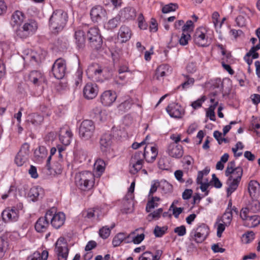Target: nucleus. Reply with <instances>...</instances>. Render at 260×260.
Wrapping results in <instances>:
<instances>
[{
  "instance_id": "1",
  "label": "nucleus",
  "mask_w": 260,
  "mask_h": 260,
  "mask_svg": "<svg viewBox=\"0 0 260 260\" xmlns=\"http://www.w3.org/2000/svg\"><path fill=\"white\" fill-rule=\"evenodd\" d=\"M68 15L61 10L54 11L49 19V26L50 28L59 32L63 29L66 24Z\"/></svg>"
},
{
  "instance_id": "2",
  "label": "nucleus",
  "mask_w": 260,
  "mask_h": 260,
  "mask_svg": "<svg viewBox=\"0 0 260 260\" xmlns=\"http://www.w3.org/2000/svg\"><path fill=\"white\" fill-rule=\"evenodd\" d=\"M93 181L94 176L89 171L80 172L75 176V183L82 190L90 189L93 186Z\"/></svg>"
},
{
  "instance_id": "3",
  "label": "nucleus",
  "mask_w": 260,
  "mask_h": 260,
  "mask_svg": "<svg viewBox=\"0 0 260 260\" xmlns=\"http://www.w3.org/2000/svg\"><path fill=\"white\" fill-rule=\"evenodd\" d=\"M48 217L52 226L58 229L60 228L64 223L66 216L62 212H57V209L52 207L47 211V217Z\"/></svg>"
},
{
  "instance_id": "4",
  "label": "nucleus",
  "mask_w": 260,
  "mask_h": 260,
  "mask_svg": "<svg viewBox=\"0 0 260 260\" xmlns=\"http://www.w3.org/2000/svg\"><path fill=\"white\" fill-rule=\"evenodd\" d=\"M37 28V22L30 20L25 23L22 27H19L16 29V35L21 39H25L34 34Z\"/></svg>"
},
{
  "instance_id": "5",
  "label": "nucleus",
  "mask_w": 260,
  "mask_h": 260,
  "mask_svg": "<svg viewBox=\"0 0 260 260\" xmlns=\"http://www.w3.org/2000/svg\"><path fill=\"white\" fill-rule=\"evenodd\" d=\"M207 31L206 28L203 27L196 29L193 36L195 44L201 47H206L211 44V40L206 35Z\"/></svg>"
},
{
  "instance_id": "6",
  "label": "nucleus",
  "mask_w": 260,
  "mask_h": 260,
  "mask_svg": "<svg viewBox=\"0 0 260 260\" xmlns=\"http://www.w3.org/2000/svg\"><path fill=\"white\" fill-rule=\"evenodd\" d=\"M95 126L93 122L90 120L83 121L79 128L80 137L84 140L90 139L94 131Z\"/></svg>"
},
{
  "instance_id": "7",
  "label": "nucleus",
  "mask_w": 260,
  "mask_h": 260,
  "mask_svg": "<svg viewBox=\"0 0 260 260\" xmlns=\"http://www.w3.org/2000/svg\"><path fill=\"white\" fill-rule=\"evenodd\" d=\"M99 30L97 28H90L87 32V37L93 48L98 50L102 45L103 41L101 36L99 34Z\"/></svg>"
},
{
  "instance_id": "8",
  "label": "nucleus",
  "mask_w": 260,
  "mask_h": 260,
  "mask_svg": "<svg viewBox=\"0 0 260 260\" xmlns=\"http://www.w3.org/2000/svg\"><path fill=\"white\" fill-rule=\"evenodd\" d=\"M144 158V152L141 151L136 152L132 156L130 160V165L132 166L130 170L131 174H135L142 169Z\"/></svg>"
},
{
  "instance_id": "9",
  "label": "nucleus",
  "mask_w": 260,
  "mask_h": 260,
  "mask_svg": "<svg viewBox=\"0 0 260 260\" xmlns=\"http://www.w3.org/2000/svg\"><path fill=\"white\" fill-rule=\"evenodd\" d=\"M66 66L65 61L59 58L55 61L52 67V72L55 78L61 79L66 73Z\"/></svg>"
},
{
  "instance_id": "10",
  "label": "nucleus",
  "mask_w": 260,
  "mask_h": 260,
  "mask_svg": "<svg viewBox=\"0 0 260 260\" xmlns=\"http://www.w3.org/2000/svg\"><path fill=\"white\" fill-rule=\"evenodd\" d=\"M209 234V229L205 225L199 226L194 232H192V238L197 243H202Z\"/></svg>"
},
{
  "instance_id": "11",
  "label": "nucleus",
  "mask_w": 260,
  "mask_h": 260,
  "mask_svg": "<svg viewBox=\"0 0 260 260\" xmlns=\"http://www.w3.org/2000/svg\"><path fill=\"white\" fill-rule=\"evenodd\" d=\"M29 145L26 143L22 145L15 159V163L18 166H22L27 161L29 153Z\"/></svg>"
},
{
  "instance_id": "12",
  "label": "nucleus",
  "mask_w": 260,
  "mask_h": 260,
  "mask_svg": "<svg viewBox=\"0 0 260 260\" xmlns=\"http://www.w3.org/2000/svg\"><path fill=\"white\" fill-rule=\"evenodd\" d=\"M91 19L94 22L105 20L107 18V12L102 6H98L92 8L90 11Z\"/></svg>"
},
{
  "instance_id": "13",
  "label": "nucleus",
  "mask_w": 260,
  "mask_h": 260,
  "mask_svg": "<svg viewBox=\"0 0 260 260\" xmlns=\"http://www.w3.org/2000/svg\"><path fill=\"white\" fill-rule=\"evenodd\" d=\"M3 220L5 222L16 221L19 217V210L15 207L7 208L2 213Z\"/></svg>"
},
{
  "instance_id": "14",
  "label": "nucleus",
  "mask_w": 260,
  "mask_h": 260,
  "mask_svg": "<svg viewBox=\"0 0 260 260\" xmlns=\"http://www.w3.org/2000/svg\"><path fill=\"white\" fill-rule=\"evenodd\" d=\"M98 87L95 83H87L83 90V96L87 100H92L98 95Z\"/></svg>"
},
{
  "instance_id": "15",
  "label": "nucleus",
  "mask_w": 260,
  "mask_h": 260,
  "mask_svg": "<svg viewBox=\"0 0 260 260\" xmlns=\"http://www.w3.org/2000/svg\"><path fill=\"white\" fill-rule=\"evenodd\" d=\"M167 111L171 117L180 118L184 114V110L179 104L172 103L166 108Z\"/></svg>"
},
{
  "instance_id": "16",
  "label": "nucleus",
  "mask_w": 260,
  "mask_h": 260,
  "mask_svg": "<svg viewBox=\"0 0 260 260\" xmlns=\"http://www.w3.org/2000/svg\"><path fill=\"white\" fill-rule=\"evenodd\" d=\"M168 154L174 158H179L183 155V149L181 145L176 143H171L167 148Z\"/></svg>"
},
{
  "instance_id": "17",
  "label": "nucleus",
  "mask_w": 260,
  "mask_h": 260,
  "mask_svg": "<svg viewBox=\"0 0 260 260\" xmlns=\"http://www.w3.org/2000/svg\"><path fill=\"white\" fill-rule=\"evenodd\" d=\"M117 98L116 94L111 90L104 91L101 95V102L105 106L112 105Z\"/></svg>"
},
{
  "instance_id": "18",
  "label": "nucleus",
  "mask_w": 260,
  "mask_h": 260,
  "mask_svg": "<svg viewBox=\"0 0 260 260\" xmlns=\"http://www.w3.org/2000/svg\"><path fill=\"white\" fill-rule=\"evenodd\" d=\"M49 219L47 217V212L45 216L40 217L35 224V229L38 232L45 231L49 225Z\"/></svg>"
},
{
  "instance_id": "19",
  "label": "nucleus",
  "mask_w": 260,
  "mask_h": 260,
  "mask_svg": "<svg viewBox=\"0 0 260 260\" xmlns=\"http://www.w3.org/2000/svg\"><path fill=\"white\" fill-rule=\"evenodd\" d=\"M74 38L78 49H83L85 46L86 39L85 32L80 29L76 30L75 32Z\"/></svg>"
},
{
  "instance_id": "20",
  "label": "nucleus",
  "mask_w": 260,
  "mask_h": 260,
  "mask_svg": "<svg viewBox=\"0 0 260 260\" xmlns=\"http://www.w3.org/2000/svg\"><path fill=\"white\" fill-rule=\"evenodd\" d=\"M51 156V155H50L48 157L46 165L43 168L44 172L48 175H55V174L61 173L62 169L60 164H58L57 168H52L50 165Z\"/></svg>"
},
{
  "instance_id": "21",
  "label": "nucleus",
  "mask_w": 260,
  "mask_h": 260,
  "mask_svg": "<svg viewBox=\"0 0 260 260\" xmlns=\"http://www.w3.org/2000/svg\"><path fill=\"white\" fill-rule=\"evenodd\" d=\"M148 148L147 146L144 148V158L146 161L152 162L155 159L158 154V151L155 146H151L149 148V151H147V149Z\"/></svg>"
},
{
  "instance_id": "22",
  "label": "nucleus",
  "mask_w": 260,
  "mask_h": 260,
  "mask_svg": "<svg viewBox=\"0 0 260 260\" xmlns=\"http://www.w3.org/2000/svg\"><path fill=\"white\" fill-rule=\"evenodd\" d=\"M228 177V179L226 181V184L228 185L226 192L228 197H229L236 190L240 181H239L238 178V179H234L233 176H229Z\"/></svg>"
},
{
  "instance_id": "23",
  "label": "nucleus",
  "mask_w": 260,
  "mask_h": 260,
  "mask_svg": "<svg viewBox=\"0 0 260 260\" xmlns=\"http://www.w3.org/2000/svg\"><path fill=\"white\" fill-rule=\"evenodd\" d=\"M86 72L87 75L90 76L91 78L97 80L101 76L103 70L97 64H92L88 68Z\"/></svg>"
},
{
  "instance_id": "24",
  "label": "nucleus",
  "mask_w": 260,
  "mask_h": 260,
  "mask_svg": "<svg viewBox=\"0 0 260 260\" xmlns=\"http://www.w3.org/2000/svg\"><path fill=\"white\" fill-rule=\"evenodd\" d=\"M248 189L252 198H256L260 193V184L256 180H251L249 182Z\"/></svg>"
},
{
  "instance_id": "25",
  "label": "nucleus",
  "mask_w": 260,
  "mask_h": 260,
  "mask_svg": "<svg viewBox=\"0 0 260 260\" xmlns=\"http://www.w3.org/2000/svg\"><path fill=\"white\" fill-rule=\"evenodd\" d=\"M112 144V137L110 134H105L100 140L101 149L103 152L109 150Z\"/></svg>"
},
{
  "instance_id": "26",
  "label": "nucleus",
  "mask_w": 260,
  "mask_h": 260,
  "mask_svg": "<svg viewBox=\"0 0 260 260\" xmlns=\"http://www.w3.org/2000/svg\"><path fill=\"white\" fill-rule=\"evenodd\" d=\"M132 31L128 27L122 25L118 31V37L121 39L122 43L128 41L131 38Z\"/></svg>"
},
{
  "instance_id": "27",
  "label": "nucleus",
  "mask_w": 260,
  "mask_h": 260,
  "mask_svg": "<svg viewBox=\"0 0 260 260\" xmlns=\"http://www.w3.org/2000/svg\"><path fill=\"white\" fill-rule=\"evenodd\" d=\"M55 245V251L57 255L58 260H67L69 252V248L66 245H64L63 246Z\"/></svg>"
},
{
  "instance_id": "28",
  "label": "nucleus",
  "mask_w": 260,
  "mask_h": 260,
  "mask_svg": "<svg viewBox=\"0 0 260 260\" xmlns=\"http://www.w3.org/2000/svg\"><path fill=\"white\" fill-rule=\"evenodd\" d=\"M29 80L35 85H39L42 82H45V78L43 74L39 71H31L28 76Z\"/></svg>"
},
{
  "instance_id": "29",
  "label": "nucleus",
  "mask_w": 260,
  "mask_h": 260,
  "mask_svg": "<svg viewBox=\"0 0 260 260\" xmlns=\"http://www.w3.org/2000/svg\"><path fill=\"white\" fill-rule=\"evenodd\" d=\"M24 19L23 13L19 11H16L12 15L11 24L13 27L20 25Z\"/></svg>"
},
{
  "instance_id": "30",
  "label": "nucleus",
  "mask_w": 260,
  "mask_h": 260,
  "mask_svg": "<svg viewBox=\"0 0 260 260\" xmlns=\"http://www.w3.org/2000/svg\"><path fill=\"white\" fill-rule=\"evenodd\" d=\"M43 120V116L38 113H32L28 116V121L36 126L40 125Z\"/></svg>"
},
{
  "instance_id": "31",
  "label": "nucleus",
  "mask_w": 260,
  "mask_h": 260,
  "mask_svg": "<svg viewBox=\"0 0 260 260\" xmlns=\"http://www.w3.org/2000/svg\"><path fill=\"white\" fill-rule=\"evenodd\" d=\"M122 14L126 19H133L136 16V11L132 7H127L124 9Z\"/></svg>"
},
{
  "instance_id": "32",
  "label": "nucleus",
  "mask_w": 260,
  "mask_h": 260,
  "mask_svg": "<svg viewBox=\"0 0 260 260\" xmlns=\"http://www.w3.org/2000/svg\"><path fill=\"white\" fill-rule=\"evenodd\" d=\"M259 223L260 216L257 215L249 216L246 221L247 225L251 228L257 226Z\"/></svg>"
},
{
  "instance_id": "33",
  "label": "nucleus",
  "mask_w": 260,
  "mask_h": 260,
  "mask_svg": "<svg viewBox=\"0 0 260 260\" xmlns=\"http://www.w3.org/2000/svg\"><path fill=\"white\" fill-rule=\"evenodd\" d=\"M115 227V224L113 223L111 225L110 228L108 226H105L102 227L99 230V235L103 239H107L110 234L111 231Z\"/></svg>"
},
{
  "instance_id": "34",
  "label": "nucleus",
  "mask_w": 260,
  "mask_h": 260,
  "mask_svg": "<svg viewBox=\"0 0 260 260\" xmlns=\"http://www.w3.org/2000/svg\"><path fill=\"white\" fill-rule=\"evenodd\" d=\"M120 22V17L117 16L116 17L109 20L106 24V27L108 29H113L116 28Z\"/></svg>"
},
{
  "instance_id": "35",
  "label": "nucleus",
  "mask_w": 260,
  "mask_h": 260,
  "mask_svg": "<svg viewBox=\"0 0 260 260\" xmlns=\"http://www.w3.org/2000/svg\"><path fill=\"white\" fill-rule=\"evenodd\" d=\"M41 191V188H39L38 187L31 188L28 193V196L30 200L33 202L38 200L40 194V191Z\"/></svg>"
},
{
  "instance_id": "36",
  "label": "nucleus",
  "mask_w": 260,
  "mask_h": 260,
  "mask_svg": "<svg viewBox=\"0 0 260 260\" xmlns=\"http://www.w3.org/2000/svg\"><path fill=\"white\" fill-rule=\"evenodd\" d=\"M105 166L106 164L105 161L101 158L98 159L94 164V169L96 170L98 172L100 173V174L103 173L105 171Z\"/></svg>"
},
{
  "instance_id": "37",
  "label": "nucleus",
  "mask_w": 260,
  "mask_h": 260,
  "mask_svg": "<svg viewBox=\"0 0 260 260\" xmlns=\"http://www.w3.org/2000/svg\"><path fill=\"white\" fill-rule=\"evenodd\" d=\"M247 208L252 212L256 213L260 210V203L258 200L252 199Z\"/></svg>"
},
{
  "instance_id": "38",
  "label": "nucleus",
  "mask_w": 260,
  "mask_h": 260,
  "mask_svg": "<svg viewBox=\"0 0 260 260\" xmlns=\"http://www.w3.org/2000/svg\"><path fill=\"white\" fill-rule=\"evenodd\" d=\"M73 237L72 234L67 235L59 237L55 244H68L73 242Z\"/></svg>"
},
{
  "instance_id": "39",
  "label": "nucleus",
  "mask_w": 260,
  "mask_h": 260,
  "mask_svg": "<svg viewBox=\"0 0 260 260\" xmlns=\"http://www.w3.org/2000/svg\"><path fill=\"white\" fill-rule=\"evenodd\" d=\"M166 75V67L164 66H159L155 71L154 77L158 80H160L161 78Z\"/></svg>"
},
{
  "instance_id": "40",
  "label": "nucleus",
  "mask_w": 260,
  "mask_h": 260,
  "mask_svg": "<svg viewBox=\"0 0 260 260\" xmlns=\"http://www.w3.org/2000/svg\"><path fill=\"white\" fill-rule=\"evenodd\" d=\"M258 53H253L250 52V51H249L246 53L244 57V59L247 63L249 65V66H250L252 63V59H256L258 58Z\"/></svg>"
},
{
  "instance_id": "41",
  "label": "nucleus",
  "mask_w": 260,
  "mask_h": 260,
  "mask_svg": "<svg viewBox=\"0 0 260 260\" xmlns=\"http://www.w3.org/2000/svg\"><path fill=\"white\" fill-rule=\"evenodd\" d=\"M178 6L177 4L170 3L165 5L162 8V12L163 13H168L171 12L175 11Z\"/></svg>"
},
{
  "instance_id": "42",
  "label": "nucleus",
  "mask_w": 260,
  "mask_h": 260,
  "mask_svg": "<svg viewBox=\"0 0 260 260\" xmlns=\"http://www.w3.org/2000/svg\"><path fill=\"white\" fill-rule=\"evenodd\" d=\"M228 210H229V208L226 209L225 212L224 213L222 219V221L226 225L230 224L233 217L232 211H228Z\"/></svg>"
},
{
  "instance_id": "43",
  "label": "nucleus",
  "mask_w": 260,
  "mask_h": 260,
  "mask_svg": "<svg viewBox=\"0 0 260 260\" xmlns=\"http://www.w3.org/2000/svg\"><path fill=\"white\" fill-rule=\"evenodd\" d=\"M254 238V233L253 232H249L243 235L242 240L243 242L248 244L252 242Z\"/></svg>"
},
{
  "instance_id": "44",
  "label": "nucleus",
  "mask_w": 260,
  "mask_h": 260,
  "mask_svg": "<svg viewBox=\"0 0 260 260\" xmlns=\"http://www.w3.org/2000/svg\"><path fill=\"white\" fill-rule=\"evenodd\" d=\"M68 136H66L64 135L59 134V140L61 143L64 145H68L70 144L73 134L68 132Z\"/></svg>"
},
{
  "instance_id": "45",
  "label": "nucleus",
  "mask_w": 260,
  "mask_h": 260,
  "mask_svg": "<svg viewBox=\"0 0 260 260\" xmlns=\"http://www.w3.org/2000/svg\"><path fill=\"white\" fill-rule=\"evenodd\" d=\"M190 35L188 32H182L179 39V43L181 45H186L188 44V41L190 39Z\"/></svg>"
},
{
  "instance_id": "46",
  "label": "nucleus",
  "mask_w": 260,
  "mask_h": 260,
  "mask_svg": "<svg viewBox=\"0 0 260 260\" xmlns=\"http://www.w3.org/2000/svg\"><path fill=\"white\" fill-rule=\"evenodd\" d=\"M133 104L132 100L128 98L119 105V108L124 110L129 109Z\"/></svg>"
},
{
  "instance_id": "47",
  "label": "nucleus",
  "mask_w": 260,
  "mask_h": 260,
  "mask_svg": "<svg viewBox=\"0 0 260 260\" xmlns=\"http://www.w3.org/2000/svg\"><path fill=\"white\" fill-rule=\"evenodd\" d=\"M184 77L186 79V81L182 83L180 86L183 89L188 88L190 86H192L194 82V80L192 78H190L188 75H184Z\"/></svg>"
},
{
  "instance_id": "48",
  "label": "nucleus",
  "mask_w": 260,
  "mask_h": 260,
  "mask_svg": "<svg viewBox=\"0 0 260 260\" xmlns=\"http://www.w3.org/2000/svg\"><path fill=\"white\" fill-rule=\"evenodd\" d=\"M167 230V228L166 226L160 227L157 225L154 230V234L156 237H160L165 234Z\"/></svg>"
},
{
  "instance_id": "49",
  "label": "nucleus",
  "mask_w": 260,
  "mask_h": 260,
  "mask_svg": "<svg viewBox=\"0 0 260 260\" xmlns=\"http://www.w3.org/2000/svg\"><path fill=\"white\" fill-rule=\"evenodd\" d=\"M236 168L237 167H235V161L234 160L229 162L225 171V176H229L231 175L233 171H234Z\"/></svg>"
},
{
  "instance_id": "50",
  "label": "nucleus",
  "mask_w": 260,
  "mask_h": 260,
  "mask_svg": "<svg viewBox=\"0 0 260 260\" xmlns=\"http://www.w3.org/2000/svg\"><path fill=\"white\" fill-rule=\"evenodd\" d=\"M243 175V169L241 167H238L233 171L232 174L230 176H233L234 179L239 178V181H241V177Z\"/></svg>"
},
{
  "instance_id": "51",
  "label": "nucleus",
  "mask_w": 260,
  "mask_h": 260,
  "mask_svg": "<svg viewBox=\"0 0 260 260\" xmlns=\"http://www.w3.org/2000/svg\"><path fill=\"white\" fill-rule=\"evenodd\" d=\"M206 100L205 96H202L200 99H199L196 101L192 102L191 104V106L194 109H197L201 107L202 105V104Z\"/></svg>"
},
{
  "instance_id": "52",
  "label": "nucleus",
  "mask_w": 260,
  "mask_h": 260,
  "mask_svg": "<svg viewBox=\"0 0 260 260\" xmlns=\"http://www.w3.org/2000/svg\"><path fill=\"white\" fill-rule=\"evenodd\" d=\"M125 239V234L123 233H118L113 239V244H121L122 242H124Z\"/></svg>"
},
{
  "instance_id": "53",
  "label": "nucleus",
  "mask_w": 260,
  "mask_h": 260,
  "mask_svg": "<svg viewBox=\"0 0 260 260\" xmlns=\"http://www.w3.org/2000/svg\"><path fill=\"white\" fill-rule=\"evenodd\" d=\"M193 24L191 20H188L182 27V32H188L192 30Z\"/></svg>"
},
{
  "instance_id": "54",
  "label": "nucleus",
  "mask_w": 260,
  "mask_h": 260,
  "mask_svg": "<svg viewBox=\"0 0 260 260\" xmlns=\"http://www.w3.org/2000/svg\"><path fill=\"white\" fill-rule=\"evenodd\" d=\"M138 260H154L152 256V253L150 251L144 252L139 257Z\"/></svg>"
},
{
  "instance_id": "55",
  "label": "nucleus",
  "mask_w": 260,
  "mask_h": 260,
  "mask_svg": "<svg viewBox=\"0 0 260 260\" xmlns=\"http://www.w3.org/2000/svg\"><path fill=\"white\" fill-rule=\"evenodd\" d=\"M162 208H159L158 209L154 211L153 213H151L148 215V220H150V219H149V218H151V219L159 218L160 216V214L162 213Z\"/></svg>"
},
{
  "instance_id": "56",
  "label": "nucleus",
  "mask_w": 260,
  "mask_h": 260,
  "mask_svg": "<svg viewBox=\"0 0 260 260\" xmlns=\"http://www.w3.org/2000/svg\"><path fill=\"white\" fill-rule=\"evenodd\" d=\"M26 58L29 59L30 61H34L36 62H39L41 61V58L37 53L31 52L29 56H26Z\"/></svg>"
},
{
  "instance_id": "57",
  "label": "nucleus",
  "mask_w": 260,
  "mask_h": 260,
  "mask_svg": "<svg viewBox=\"0 0 260 260\" xmlns=\"http://www.w3.org/2000/svg\"><path fill=\"white\" fill-rule=\"evenodd\" d=\"M157 206L158 204L154 202L152 200L150 199V200L148 201L147 203L146 210L147 212H150L151 209Z\"/></svg>"
},
{
  "instance_id": "58",
  "label": "nucleus",
  "mask_w": 260,
  "mask_h": 260,
  "mask_svg": "<svg viewBox=\"0 0 260 260\" xmlns=\"http://www.w3.org/2000/svg\"><path fill=\"white\" fill-rule=\"evenodd\" d=\"M174 232L178 236H182L186 234V228L184 225L177 227L174 229Z\"/></svg>"
},
{
  "instance_id": "59",
  "label": "nucleus",
  "mask_w": 260,
  "mask_h": 260,
  "mask_svg": "<svg viewBox=\"0 0 260 260\" xmlns=\"http://www.w3.org/2000/svg\"><path fill=\"white\" fill-rule=\"evenodd\" d=\"M145 235L141 234L137 236L133 235V243L134 244H140L144 239Z\"/></svg>"
},
{
  "instance_id": "60",
  "label": "nucleus",
  "mask_w": 260,
  "mask_h": 260,
  "mask_svg": "<svg viewBox=\"0 0 260 260\" xmlns=\"http://www.w3.org/2000/svg\"><path fill=\"white\" fill-rule=\"evenodd\" d=\"M159 185V183L158 182L155 181L154 182L151 186L150 189L149 190L148 197H150L151 196H153V193H155Z\"/></svg>"
},
{
  "instance_id": "61",
  "label": "nucleus",
  "mask_w": 260,
  "mask_h": 260,
  "mask_svg": "<svg viewBox=\"0 0 260 260\" xmlns=\"http://www.w3.org/2000/svg\"><path fill=\"white\" fill-rule=\"evenodd\" d=\"M186 71L188 73L193 74L197 71V67L195 63H189L186 66Z\"/></svg>"
},
{
  "instance_id": "62",
  "label": "nucleus",
  "mask_w": 260,
  "mask_h": 260,
  "mask_svg": "<svg viewBox=\"0 0 260 260\" xmlns=\"http://www.w3.org/2000/svg\"><path fill=\"white\" fill-rule=\"evenodd\" d=\"M206 116L209 117L211 120H215L214 110H213L212 107H209L207 109L206 111Z\"/></svg>"
},
{
  "instance_id": "63",
  "label": "nucleus",
  "mask_w": 260,
  "mask_h": 260,
  "mask_svg": "<svg viewBox=\"0 0 260 260\" xmlns=\"http://www.w3.org/2000/svg\"><path fill=\"white\" fill-rule=\"evenodd\" d=\"M249 211V210L247 207V208H245L244 209H243L241 210V213H240V217H241V218L243 220H245L246 221H247V220L248 219V218L250 216L249 215H248Z\"/></svg>"
},
{
  "instance_id": "64",
  "label": "nucleus",
  "mask_w": 260,
  "mask_h": 260,
  "mask_svg": "<svg viewBox=\"0 0 260 260\" xmlns=\"http://www.w3.org/2000/svg\"><path fill=\"white\" fill-rule=\"evenodd\" d=\"M26 260H41V253L39 251H35L27 257Z\"/></svg>"
}]
</instances>
